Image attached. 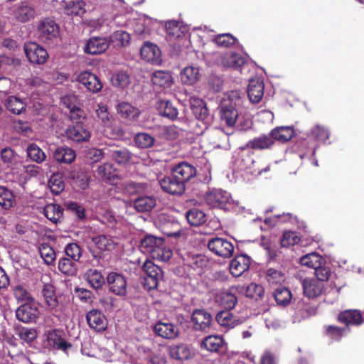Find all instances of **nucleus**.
<instances>
[{
    "label": "nucleus",
    "instance_id": "58836bf2",
    "mask_svg": "<svg viewBox=\"0 0 364 364\" xmlns=\"http://www.w3.org/2000/svg\"><path fill=\"white\" fill-rule=\"evenodd\" d=\"M152 82L161 87H170L172 85V76L169 72L163 70L155 71L151 77Z\"/></svg>",
    "mask_w": 364,
    "mask_h": 364
},
{
    "label": "nucleus",
    "instance_id": "39448f33",
    "mask_svg": "<svg viewBox=\"0 0 364 364\" xmlns=\"http://www.w3.org/2000/svg\"><path fill=\"white\" fill-rule=\"evenodd\" d=\"M205 202L212 208L228 210L231 205V196L225 191L214 189L205 196Z\"/></svg>",
    "mask_w": 364,
    "mask_h": 364
},
{
    "label": "nucleus",
    "instance_id": "c9c22d12",
    "mask_svg": "<svg viewBox=\"0 0 364 364\" xmlns=\"http://www.w3.org/2000/svg\"><path fill=\"white\" fill-rule=\"evenodd\" d=\"M41 294L44 297L45 301L50 308L53 309L58 304L57 299L55 288L50 282H45L43 284Z\"/></svg>",
    "mask_w": 364,
    "mask_h": 364
},
{
    "label": "nucleus",
    "instance_id": "412c9836",
    "mask_svg": "<svg viewBox=\"0 0 364 364\" xmlns=\"http://www.w3.org/2000/svg\"><path fill=\"white\" fill-rule=\"evenodd\" d=\"M78 82L92 93L100 92L103 87L99 77L95 74L87 71L82 72L79 75Z\"/></svg>",
    "mask_w": 364,
    "mask_h": 364
},
{
    "label": "nucleus",
    "instance_id": "603ef678",
    "mask_svg": "<svg viewBox=\"0 0 364 364\" xmlns=\"http://www.w3.org/2000/svg\"><path fill=\"white\" fill-rule=\"evenodd\" d=\"M266 280L270 285L282 284L286 280L285 274L279 270L274 268H269L266 273Z\"/></svg>",
    "mask_w": 364,
    "mask_h": 364
},
{
    "label": "nucleus",
    "instance_id": "a878e982",
    "mask_svg": "<svg viewBox=\"0 0 364 364\" xmlns=\"http://www.w3.org/2000/svg\"><path fill=\"white\" fill-rule=\"evenodd\" d=\"M225 341L221 336L210 335L200 343V348L211 353H219L224 347Z\"/></svg>",
    "mask_w": 364,
    "mask_h": 364
},
{
    "label": "nucleus",
    "instance_id": "a211bd4d",
    "mask_svg": "<svg viewBox=\"0 0 364 364\" xmlns=\"http://www.w3.org/2000/svg\"><path fill=\"white\" fill-rule=\"evenodd\" d=\"M65 136L73 141L80 143L89 141L91 135L90 132L82 124H75L67 128Z\"/></svg>",
    "mask_w": 364,
    "mask_h": 364
},
{
    "label": "nucleus",
    "instance_id": "f257e3e1",
    "mask_svg": "<svg viewBox=\"0 0 364 364\" xmlns=\"http://www.w3.org/2000/svg\"><path fill=\"white\" fill-rule=\"evenodd\" d=\"M140 249L144 253L159 261H168L172 256V251L166 246L164 239L154 235L145 236L141 240Z\"/></svg>",
    "mask_w": 364,
    "mask_h": 364
},
{
    "label": "nucleus",
    "instance_id": "7c9ffc66",
    "mask_svg": "<svg viewBox=\"0 0 364 364\" xmlns=\"http://www.w3.org/2000/svg\"><path fill=\"white\" fill-rule=\"evenodd\" d=\"M140 53L141 58L148 62L157 63L160 60V49L151 43H145L141 48Z\"/></svg>",
    "mask_w": 364,
    "mask_h": 364
},
{
    "label": "nucleus",
    "instance_id": "0eeeda50",
    "mask_svg": "<svg viewBox=\"0 0 364 364\" xmlns=\"http://www.w3.org/2000/svg\"><path fill=\"white\" fill-rule=\"evenodd\" d=\"M24 51L28 60L33 64L43 65L48 58L47 50L36 43H25Z\"/></svg>",
    "mask_w": 364,
    "mask_h": 364
},
{
    "label": "nucleus",
    "instance_id": "052dcab7",
    "mask_svg": "<svg viewBox=\"0 0 364 364\" xmlns=\"http://www.w3.org/2000/svg\"><path fill=\"white\" fill-rule=\"evenodd\" d=\"M130 36L129 34L122 30L114 31L110 36L109 43L112 42L115 43L116 46H125L129 43Z\"/></svg>",
    "mask_w": 364,
    "mask_h": 364
},
{
    "label": "nucleus",
    "instance_id": "5fc2aeb1",
    "mask_svg": "<svg viewBox=\"0 0 364 364\" xmlns=\"http://www.w3.org/2000/svg\"><path fill=\"white\" fill-rule=\"evenodd\" d=\"M130 82L129 75L124 71H119L112 75L111 77L112 85L117 88L124 89Z\"/></svg>",
    "mask_w": 364,
    "mask_h": 364
},
{
    "label": "nucleus",
    "instance_id": "a18cd8bd",
    "mask_svg": "<svg viewBox=\"0 0 364 364\" xmlns=\"http://www.w3.org/2000/svg\"><path fill=\"white\" fill-rule=\"evenodd\" d=\"M16 204L13 192L5 186H0V205L5 210L11 209Z\"/></svg>",
    "mask_w": 364,
    "mask_h": 364
},
{
    "label": "nucleus",
    "instance_id": "a19ab883",
    "mask_svg": "<svg viewBox=\"0 0 364 364\" xmlns=\"http://www.w3.org/2000/svg\"><path fill=\"white\" fill-rule=\"evenodd\" d=\"M6 109L13 114H21L26 111V103L16 96H9L5 102Z\"/></svg>",
    "mask_w": 364,
    "mask_h": 364
},
{
    "label": "nucleus",
    "instance_id": "c03bdc74",
    "mask_svg": "<svg viewBox=\"0 0 364 364\" xmlns=\"http://www.w3.org/2000/svg\"><path fill=\"white\" fill-rule=\"evenodd\" d=\"M273 296L277 305L287 306L291 301L292 294L288 288L282 287L274 290Z\"/></svg>",
    "mask_w": 364,
    "mask_h": 364
},
{
    "label": "nucleus",
    "instance_id": "c85d7f7f",
    "mask_svg": "<svg viewBox=\"0 0 364 364\" xmlns=\"http://www.w3.org/2000/svg\"><path fill=\"white\" fill-rule=\"evenodd\" d=\"M189 101L193 114L203 124V122L209 116V111L205 102L198 97H191Z\"/></svg>",
    "mask_w": 364,
    "mask_h": 364
},
{
    "label": "nucleus",
    "instance_id": "2eb2a0df",
    "mask_svg": "<svg viewBox=\"0 0 364 364\" xmlns=\"http://www.w3.org/2000/svg\"><path fill=\"white\" fill-rule=\"evenodd\" d=\"M219 109L221 122L228 127H233L238 117L237 108L228 101H223Z\"/></svg>",
    "mask_w": 364,
    "mask_h": 364
},
{
    "label": "nucleus",
    "instance_id": "bf43d9fd",
    "mask_svg": "<svg viewBox=\"0 0 364 364\" xmlns=\"http://www.w3.org/2000/svg\"><path fill=\"white\" fill-rule=\"evenodd\" d=\"M27 155L32 161L39 164L46 159V154L43 151L33 143L28 146Z\"/></svg>",
    "mask_w": 364,
    "mask_h": 364
},
{
    "label": "nucleus",
    "instance_id": "69168bd1",
    "mask_svg": "<svg viewBox=\"0 0 364 364\" xmlns=\"http://www.w3.org/2000/svg\"><path fill=\"white\" fill-rule=\"evenodd\" d=\"M213 41L220 47L229 48L236 43L237 39L230 33H222L217 35Z\"/></svg>",
    "mask_w": 364,
    "mask_h": 364
},
{
    "label": "nucleus",
    "instance_id": "9b49d317",
    "mask_svg": "<svg viewBox=\"0 0 364 364\" xmlns=\"http://www.w3.org/2000/svg\"><path fill=\"white\" fill-rule=\"evenodd\" d=\"M38 38L44 42L56 38L60 32L58 25L55 21L46 18L41 21L38 27Z\"/></svg>",
    "mask_w": 364,
    "mask_h": 364
},
{
    "label": "nucleus",
    "instance_id": "dca6fc26",
    "mask_svg": "<svg viewBox=\"0 0 364 364\" xmlns=\"http://www.w3.org/2000/svg\"><path fill=\"white\" fill-rule=\"evenodd\" d=\"M86 320L89 326L95 331H103L107 327V319L100 310L89 311L86 314Z\"/></svg>",
    "mask_w": 364,
    "mask_h": 364
},
{
    "label": "nucleus",
    "instance_id": "774afa93",
    "mask_svg": "<svg viewBox=\"0 0 364 364\" xmlns=\"http://www.w3.org/2000/svg\"><path fill=\"white\" fill-rule=\"evenodd\" d=\"M311 135L316 141L325 142L329 138V131L324 126L317 124L311 129Z\"/></svg>",
    "mask_w": 364,
    "mask_h": 364
},
{
    "label": "nucleus",
    "instance_id": "864d4df0",
    "mask_svg": "<svg viewBox=\"0 0 364 364\" xmlns=\"http://www.w3.org/2000/svg\"><path fill=\"white\" fill-rule=\"evenodd\" d=\"M158 108L162 112L164 116L171 119H174L178 116V112L177 108L168 100H159L158 102Z\"/></svg>",
    "mask_w": 364,
    "mask_h": 364
},
{
    "label": "nucleus",
    "instance_id": "473e14b6",
    "mask_svg": "<svg viewBox=\"0 0 364 364\" xmlns=\"http://www.w3.org/2000/svg\"><path fill=\"white\" fill-rule=\"evenodd\" d=\"M156 204L155 198L148 196H139L134 200V208L139 213L151 210L156 206Z\"/></svg>",
    "mask_w": 364,
    "mask_h": 364
},
{
    "label": "nucleus",
    "instance_id": "4d7b16f0",
    "mask_svg": "<svg viewBox=\"0 0 364 364\" xmlns=\"http://www.w3.org/2000/svg\"><path fill=\"white\" fill-rule=\"evenodd\" d=\"M245 294L247 297L259 301L263 299L264 289L261 284L251 283L247 286Z\"/></svg>",
    "mask_w": 364,
    "mask_h": 364
},
{
    "label": "nucleus",
    "instance_id": "20e7f679",
    "mask_svg": "<svg viewBox=\"0 0 364 364\" xmlns=\"http://www.w3.org/2000/svg\"><path fill=\"white\" fill-rule=\"evenodd\" d=\"M207 247L213 254L225 259L231 257L234 252L233 244L223 237L209 239Z\"/></svg>",
    "mask_w": 364,
    "mask_h": 364
},
{
    "label": "nucleus",
    "instance_id": "37998d69",
    "mask_svg": "<svg viewBox=\"0 0 364 364\" xmlns=\"http://www.w3.org/2000/svg\"><path fill=\"white\" fill-rule=\"evenodd\" d=\"M58 268L61 273L67 276L76 274L77 270L76 262L65 257L59 259Z\"/></svg>",
    "mask_w": 364,
    "mask_h": 364
},
{
    "label": "nucleus",
    "instance_id": "f3484780",
    "mask_svg": "<svg viewBox=\"0 0 364 364\" xmlns=\"http://www.w3.org/2000/svg\"><path fill=\"white\" fill-rule=\"evenodd\" d=\"M16 316L18 320L23 323H31L38 318V309L35 304L26 302L18 307Z\"/></svg>",
    "mask_w": 364,
    "mask_h": 364
},
{
    "label": "nucleus",
    "instance_id": "6e6552de",
    "mask_svg": "<svg viewBox=\"0 0 364 364\" xmlns=\"http://www.w3.org/2000/svg\"><path fill=\"white\" fill-rule=\"evenodd\" d=\"M336 321L344 324L347 331H350V326H359L363 324L361 311L352 309L341 311L338 313Z\"/></svg>",
    "mask_w": 364,
    "mask_h": 364
},
{
    "label": "nucleus",
    "instance_id": "5701e85b",
    "mask_svg": "<svg viewBox=\"0 0 364 364\" xmlns=\"http://www.w3.org/2000/svg\"><path fill=\"white\" fill-rule=\"evenodd\" d=\"M274 144L272 137L269 134H262L259 136L255 137L254 139L248 141L240 149L245 150L250 149L252 150H264L270 149Z\"/></svg>",
    "mask_w": 364,
    "mask_h": 364
},
{
    "label": "nucleus",
    "instance_id": "f03ea898",
    "mask_svg": "<svg viewBox=\"0 0 364 364\" xmlns=\"http://www.w3.org/2000/svg\"><path fill=\"white\" fill-rule=\"evenodd\" d=\"M142 269L146 274L144 282V288L148 290L156 289L159 281L164 277L161 267L152 261L146 259L142 265Z\"/></svg>",
    "mask_w": 364,
    "mask_h": 364
},
{
    "label": "nucleus",
    "instance_id": "680f3d73",
    "mask_svg": "<svg viewBox=\"0 0 364 364\" xmlns=\"http://www.w3.org/2000/svg\"><path fill=\"white\" fill-rule=\"evenodd\" d=\"M41 257L47 264H52L55 259V252L48 244H41L39 247Z\"/></svg>",
    "mask_w": 364,
    "mask_h": 364
},
{
    "label": "nucleus",
    "instance_id": "aec40b11",
    "mask_svg": "<svg viewBox=\"0 0 364 364\" xmlns=\"http://www.w3.org/2000/svg\"><path fill=\"white\" fill-rule=\"evenodd\" d=\"M109 46V41L103 37L90 38L85 46V53L90 55L101 54L107 50Z\"/></svg>",
    "mask_w": 364,
    "mask_h": 364
},
{
    "label": "nucleus",
    "instance_id": "2f4dec72",
    "mask_svg": "<svg viewBox=\"0 0 364 364\" xmlns=\"http://www.w3.org/2000/svg\"><path fill=\"white\" fill-rule=\"evenodd\" d=\"M118 114L122 118L127 119H136L140 115V111L138 108L134 107L132 104L122 102L119 103L116 107Z\"/></svg>",
    "mask_w": 364,
    "mask_h": 364
},
{
    "label": "nucleus",
    "instance_id": "3c124183",
    "mask_svg": "<svg viewBox=\"0 0 364 364\" xmlns=\"http://www.w3.org/2000/svg\"><path fill=\"white\" fill-rule=\"evenodd\" d=\"M48 185L51 192L55 195H59L65 189L64 177L62 173H53L49 179Z\"/></svg>",
    "mask_w": 364,
    "mask_h": 364
},
{
    "label": "nucleus",
    "instance_id": "b1692460",
    "mask_svg": "<svg viewBox=\"0 0 364 364\" xmlns=\"http://www.w3.org/2000/svg\"><path fill=\"white\" fill-rule=\"evenodd\" d=\"M304 294L309 298L320 296L324 289V284L318 279L306 278L302 282Z\"/></svg>",
    "mask_w": 364,
    "mask_h": 364
},
{
    "label": "nucleus",
    "instance_id": "13d9d810",
    "mask_svg": "<svg viewBox=\"0 0 364 364\" xmlns=\"http://www.w3.org/2000/svg\"><path fill=\"white\" fill-rule=\"evenodd\" d=\"M16 335L24 342L31 343L37 338V331L32 328L19 327L16 329Z\"/></svg>",
    "mask_w": 364,
    "mask_h": 364
},
{
    "label": "nucleus",
    "instance_id": "423d86ee",
    "mask_svg": "<svg viewBox=\"0 0 364 364\" xmlns=\"http://www.w3.org/2000/svg\"><path fill=\"white\" fill-rule=\"evenodd\" d=\"M191 321L194 330L208 332L210 329L213 318L207 310L196 309L191 314Z\"/></svg>",
    "mask_w": 364,
    "mask_h": 364
},
{
    "label": "nucleus",
    "instance_id": "f8f14e48",
    "mask_svg": "<svg viewBox=\"0 0 364 364\" xmlns=\"http://www.w3.org/2000/svg\"><path fill=\"white\" fill-rule=\"evenodd\" d=\"M46 335V339L45 343L47 346L53 349L66 352L72 347V344L63 338V332L58 329L48 331Z\"/></svg>",
    "mask_w": 364,
    "mask_h": 364
},
{
    "label": "nucleus",
    "instance_id": "0e129e2a",
    "mask_svg": "<svg viewBox=\"0 0 364 364\" xmlns=\"http://www.w3.org/2000/svg\"><path fill=\"white\" fill-rule=\"evenodd\" d=\"M134 141L136 146L141 149H148L154 144V138L150 134L144 132L138 133L135 137Z\"/></svg>",
    "mask_w": 364,
    "mask_h": 364
},
{
    "label": "nucleus",
    "instance_id": "7ed1b4c3",
    "mask_svg": "<svg viewBox=\"0 0 364 364\" xmlns=\"http://www.w3.org/2000/svg\"><path fill=\"white\" fill-rule=\"evenodd\" d=\"M91 241L96 249L100 251L97 252L95 250H90L92 257L97 260H100L103 257V252H112L118 245L113 237L105 234L92 237Z\"/></svg>",
    "mask_w": 364,
    "mask_h": 364
},
{
    "label": "nucleus",
    "instance_id": "8fccbe9b",
    "mask_svg": "<svg viewBox=\"0 0 364 364\" xmlns=\"http://www.w3.org/2000/svg\"><path fill=\"white\" fill-rule=\"evenodd\" d=\"M346 331V328L336 325H325L323 326V335L335 341H340Z\"/></svg>",
    "mask_w": 364,
    "mask_h": 364
},
{
    "label": "nucleus",
    "instance_id": "49530a36",
    "mask_svg": "<svg viewBox=\"0 0 364 364\" xmlns=\"http://www.w3.org/2000/svg\"><path fill=\"white\" fill-rule=\"evenodd\" d=\"M121 186L122 191L125 194L132 196L143 193L148 188V184L134 181H127L122 183Z\"/></svg>",
    "mask_w": 364,
    "mask_h": 364
},
{
    "label": "nucleus",
    "instance_id": "e2e57ef3",
    "mask_svg": "<svg viewBox=\"0 0 364 364\" xmlns=\"http://www.w3.org/2000/svg\"><path fill=\"white\" fill-rule=\"evenodd\" d=\"M322 257L318 253H311L301 257L300 262L302 265L315 269L321 264Z\"/></svg>",
    "mask_w": 364,
    "mask_h": 364
},
{
    "label": "nucleus",
    "instance_id": "9d476101",
    "mask_svg": "<svg viewBox=\"0 0 364 364\" xmlns=\"http://www.w3.org/2000/svg\"><path fill=\"white\" fill-rule=\"evenodd\" d=\"M107 282L110 292L119 296L126 295L127 282L122 274L110 272L107 277Z\"/></svg>",
    "mask_w": 364,
    "mask_h": 364
},
{
    "label": "nucleus",
    "instance_id": "ddd939ff",
    "mask_svg": "<svg viewBox=\"0 0 364 364\" xmlns=\"http://www.w3.org/2000/svg\"><path fill=\"white\" fill-rule=\"evenodd\" d=\"M215 320L220 326L228 329L234 328L245 321L244 317L235 315L231 310L220 311L216 314Z\"/></svg>",
    "mask_w": 364,
    "mask_h": 364
},
{
    "label": "nucleus",
    "instance_id": "de8ad7c7",
    "mask_svg": "<svg viewBox=\"0 0 364 364\" xmlns=\"http://www.w3.org/2000/svg\"><path fill=\"white\" fill-rule=\"evenodd\" d=\"M87 282L95 289H99L105 284V281L102 273L94 269H90L85 273Z\"/></svg>",
    "mask_w": 364,
    "mask_h": 364
},
{
    "label": "nucleus",
    "instance_id": "4c0bfd02",
    "mask_svg": "<svg viewBox=\"0 0 364 364\" xmlns=\"http://www.w3.org/2000/svg\"><path fill=\"white\" fill-rule=\"evenodd\" d=\"M186 218L191 226H200L206 221V215L201 210L193 208L186 213Z\"/></svg>",
    "mask_w": 364,
    "mask_h": 364
},
{
    "label": "nucleus",
    "instance_id": "bb28decb",
    "mask_svg": "<svg viewBox=\"0 0 364 364\" xmlns=\"http://www.w3.org/2000/svg\"><path fill=\"white\" fill-rule=\"evenodd\" d=\"M169 355L174 360L184 361L191 359L194 355V353L188 345L179 344L170 348Z\"/></svg>",
    "mask_w": 364,
    "mask_h": 364
},
{
    "label": "nucleus",
    "instance_id": "c756f323",
    "mask_svg": "<svg viewBox=\"0 0 364 364\" xmlns=\"http://www.w3.org/2000/svg\"><path fill=\"white\" fill-rule=\"evenodd\" d=\"M269 134L273 141L286 143L291 140L294 135V129L292 127H277L271 130Z\"/></svg>",
    "mask_w": 364,
    "mask_h": 364
},
{
    "label": "nucleus",
    "instance_id": "72a5a7b5",
    "mask_svg": "<svg viewBox=\"0 0 364 364\" xmlns=\"http://www.w3.org/2000/svg\"><path fill=\"white\" fill-rule=\"evenodd\" d=\"M199 77V69L192 66L186 67L180 73L182 83L186 85L196 84L198 81Z\"/></svg>",
    "mask_w": 364,
    "mask_h": 364
},
{
    "label": "nucleus",
    "instance_id": "1a4fd4ad",
    "mask_svg": "<svg viewBox=\"0 0 364 364\" xmlns=\"http://www.w3.org/2000/svg\"><path fill=\"white\" fill-rule=\"evenodd\" d=\"M159 184L164 192L173 196H181L186 190L184 183L172 173L170 176L161 178Z\"/></svg>",
    "mask_w": 364,
    "mask_h": 364
},
{
    "label": "nucleus",
    "instance_id": "4be33fe9",
    "mask_svg": "<svg viewBox=\"0 0 364 364\" xmlns=\"http://www.w3.org/2000/svg\"><path fill=\"white\" fill-rule=\"evenodd\" d=\"M237 288L232 286L228 291H221L217 295V301L225 309L224 310H232L237 303Z\"/></svg>",
    "mask_w": 364,
    "mask_h": 364
},
{
    "label": "nucleus",
    "instance_id": "4468645a",
    "mask_svg": "<svg viewBox=\"0 0 364 364\" xmlns=\"http://www.w3.org/2000/svg\"><path fill=\"white\" fill-rule=\"evenodd\" d=\"M171 173L186 186L187 182L196 176L197 170L193 165L183 161L174 165L171 168Z\"/></svg>",
    "mask_w": 364,
    "mask_h": 364
},
{
    "label": "nucleus",
    "instance_id": "6e6d98bb",
    "mask_svg": "<svg viewBox=\"0 0 364 364\" xmlns=\"http://www.w3.org/2000/svg\"><path fill=\"white\" fill-rule=\"evenodd\" d=\"M16 19L21 22H26L35 15L34 9L27 5H21L15 11Z\"/></svg>",
    "mask_w": 364,
    "mask_h": 364
},
{
    "label": "nucleus",
    "instance_id": "cd10ccee",
    "mask_svg": "<svg viewBox=\"0 0 364 364\" xmlns=\"http://www.w3.org/2000/svg\"><path fill=\"white\" fill-rule=\"evenodd\" d=\"M264 83L259 79H252L249 82L247 96L253 103H258L264 95Z\"/></svg>",
    "mask_w": 364,
    "mask_h": 364
},
{
    "label": "nucleus",
    "instance_id": "79ce46f5",
    "mask_svg": "<svg viewBox=\"0 0 364 364\" xmlns=\"http://www.w3.org/2000/svg\"><path fill=\"white\" fill-rule=\"evenodd\" d=\"M96 173L98 177L106 181H109L117 176L116 168L109 163L99 165Z\"/></svg>",
    "mask_w": 364,
    "mask_h": 364
},
{
    "label": "nucleus",
    "instance_id": "338daca9",
    "mask_svg": "<svg viewBox=\"0 0 364 364\" xmlns=\"http://www.w3.org/2000/svg\"><path fill=\"white\" fill-rule=\"evenodd\" d=\"M300 241V238L294 231H285L284 232L281 239L280 243L283 247H289L298 244Z\"/></svg>",
    "mask_w": 364,
    "mask_h": 364
},
{
    "label": "nucleus",
    "instance_id": "ea45409f",
    "mask_svg": "<svg viewBox=\"0 0 364 364\" xmlns=\"http://www.w3.org/2000/svg\"><path fill=\"white\" fill-rule=\"evenodd\" d=\"M64 11L67 15L80 16L85 12V2L82 0L63 1Z\"/></svg>",
    "mask_w": 364,
    "mask_h": 364
},
{
    "label": "nucleus",
    "instance_id": "e433bc0d",
    "mask_svg": "<svg viewBox=\"0 0 364 364\" xmlns=\"http://www.w3.org/2000/svg\"><path fill=\"white\" fill-rule=\"evenodd\" d=\"M44 215L53 223H57L63 215V208L58 204H47L43 208Z\"/></svg>",
    "mask_w": 364,
    "mask_h": 364
},
{
    "label": "nucleus",
    "instance_id": "09e8293b",
    "mask_svg": "<svg viewBox=\"0 0 364 364\" xmlns=\"http://www.w3.org/2000/svg\"><path fill=\"white\" fill-rule=\"evenodd\" d=\"M167 38L169 41L181 38L183 36L184 31L178 21L171 20L165 24Z\"/></svg>",
    "mask_w": 364,
    "mask_h": 364
},
{
    "label": "nucleus",
    "instance_id": "6ab92c4d",
    "mask_svg": "<svg viewBox=\"0 0 364 364\" xmlns=\"http://www.w3.org/2000/svg\"><path fill=\"white\" fill-rule=\"evenodd\" d=\"M154 331L158 336L168 340L175 339L179 335L178 327L170 322H157L154 327Z\"/></svg>",
    "mask_w": 364,
    "mask_h": 364
},
{
    "label": "nucleus",
    "instance_id": "393cba45",
    "mask_svg": "<svg viewBox=\"0 0 364 364\" xmlns=\"http://www.w3.org/2000/svg\"><path fill=\"white\" fill-rule=\"evenodd\" d=\"M251 259L245 255H237L230 262V270L231 274L238 277L249 269Z\"/></svg>",
    "mask_w": 364,
    "mask_h": 364
},
{
    "label": "nucleus",
    "instance_id": "f704fd0d",
    "mask_svg": "<svg viewBox=\"0 0 364 364\" xmlns=\"http://www.w3.org/2000/svg\"><path fill=\"white\" fill-rule=\"evenodd\" d=\"M75 151L66 146H59L53 152L54 159L60 163L71 164L75 160Z\"/></svg>",
    "mask_w": 364,
    "mask_h": 364
}]
</instances>
